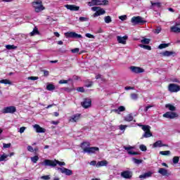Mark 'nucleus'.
<instances>
[{"instance_id": "53", "label": "nucleus", "mask_w": 180, "mask_h": 180, "mask_svg": "<svg viewBox=\"0 0 180 180\" xmlns=\"http://www.w3.org/2000/svg\"><path fill=\"white\" fill-rule=\"evenodd\" d=\"M41 179L49 180L50 179V175L42 176H41Z\"/></svg>"}, {"instance_id": "60", "label": "nucleus", "mask_w": 180, "mask_h": 180, "mask_svg": "<svg viewBox=\"0 0 180 180\" xmlns=\"http://www.w3.org/2000/svg\"><path fill=\"white\" fill-rule=\"evenodd\" d=\"M77 91H78L79 92H85V89H84V87H78L77 89Z\"/></svg>"}, {"instance_id": "5", "label": "nucleus", "mask_w": 180, "mask_h": 180, "mask_svg": "<svg viewBox=\"0 0 180 180\" xmlns=\"http://www.w3.org/2000/svg\"><path fill=\"white\" fill-rule=\"evenodd\" d=\"M32 5L37 13L41 12V11H44V6H43L41 0L34 1L32 3Z\"/></svg>"}, {"instance_id": "54", "label": "nucleus", "mask_w": 180, "mask_h": 180, "mask_svg": "<svg viewBox=\"0 0 180 180\" xmlns=\"http://www.w3.org/2000/svg\"><path fill=\"white\" fill-rule=\"evenodd\" d=\"M119 19H120V20H126V19H127V15H121L119 17Z\"/></svg>"}, {"instance_id": "61", "label": "nucleus", "mask_w": 180, "mask_h": 180, "mask_svg": "<svg viewBox=\"0 0 180 180\" xmlns=\"http://www.w3.org/2000/svg\"><path fill=\"white\" fill-rule=\"evenodd\" d=\"M27 148L30 151V153H33L34 151V149H33V147L30 146H28Z\"/></svg>"}, {"instance_id": "30", "label": "nucleus", "mask_w": 180, "mask_h": 180, "mask_svg": "<svg viewBox=\"0 0 180 180\" xmlns=\"http://www.w3.org/2000/svg\"><path fill=\"white\" fill-rule=\"evenodd\" d=\"M79 116H81L79 114H77V115H73L72 117H71V122H77V120H78L79 119Z\"/></svg>"}, {"instance_id": "3", "label": "nucleus", "mask_w": 180, "mask_h": 180, "mask_svg": "<svg viewBox=\"0 0 180 180\" xmlns=\"http://www.w3.org/2000/svg\"><path fill=\"white\" fill-rule=\"evenodd\" d=\"M139 127H141L142 130L144 131V134L142 135L141 139H148V137H153V133H151V127L149 125H143L138 124Z\"/></svg>"}, {"instance_id": "51", "label": "nucleus", "mask_w": 180, "mask_h": 180, "mask_svg": "<svg viewBox=\"0 0 180 180\" xmlns=\"http://www.w3.org/2000/svg\"><path fill=\"white\" fill-rule=\"evenodd\" d=\"M86 37H88L89 39H95V36L92 35L90 33H86L85 34Z\"/></svg>"}, {"instance_id": "55", "label": "nucleus", "mask_w": 180, "mask_h": 180, "mask_svg": "<svg viewBox=\"0 0 180 180\" xmlns=\"http://www.w3.org/2000/svg\"><path fill=\"white\" fill-rule=\"evenodd\" d=\"M28 79H30L31 81H36L37 79H39V77L32 76V77H29Z\"/></svg>"}, {"instance_id": "32", "label": "nucleus", "mask_w": 180, "mask_h": 180, "mask_svg": "<svg viewBox=\"0 0 180 180\" xmlns=\"http://www.w3.org/2000/svg\"><path fill=\"white\" fill-rule=\"evenodd\" d=\"M150 41H151V39H147V38H143L141 41V43H142V44H150Z\"/></svg>"}, {"instance_id": "34", "label": "nucleus", "mask_w": 180, "mask_h": 180, "mask_svg": "<svg viewBox=\"0 0 180 180\" xmlns=\"http://www.w3.org/2000/svg\"><path fill=\"white\" fill-rule=\"evenodd\" d=\"M169 46V44H161L159 45L158 49L160 50H162V49H167V47Z\"/></svg>"}, {"instance_id": "49", "label": "nucleus", "mask_w": 180, "mask_h": 180, "mask_svg": "<svg viewBox=\"0 0 180 180\" xmlns=\"http://www.w3.org/2000/svg\"><path fill=\"white\" fill-rule=\"evenodd\" d=\"M126 110V108L123 105H121L118 108V112L120 113V112H124Z\"/></svg>"}, {"instance_id": "20", "label": "nucleus", "mask_w": 180, "mask_h": 180, "mask_svg": "<svg viewBox=\"0 0 180 180\" xmlns=\"http://www.w3.org/2000/svg\"><path fill=\"white\" fill-rule=\"evenodd\" d=\"M34 129L37 131V133H46V129L40 127V125L36 124L33 125Z\"/></svg>"}, {"instance_id": "17", "label": "nucleus", "mask_w": 180, "mask_h": 180, "mask_svg": "<svg viewBox=\"0 0 180 180\" xmlns=\"http://www.w3.org/2000/svg\"><path fill=\"white\" fill-rule=\"evenodd\" d=\"M158 174H160V175L163 176H169V175H171V172H168V170L165 168H160Z\"/></svg>"}, {"instance_id": "27", "label": "nucleus", "mask_w": 180, "mask_h": 180, "mask_svg": "<svg viewBox=\"0 0 180 180\" xmlns=\"http://www.w3.org/2000/svg\"><path fill=\"white\" fill-rule=\"evenodd\" d=\"M170 30L173 33H180V28L176 26L171 27Z\"/></svg>"}, {"instance_id": "50", "label": "nucleus", "mask_w": 180, "mask_h": 180, "mask_svg": "<svg viewBox=\"0 0 180 180\" xmlns=\"http://www.w3.org/2000/svg\"><path fill=\"white\" fill-rule=\"evenodd\" d=\"M69 81H72L71 79H68V80H64V79H61L59 81V84H68Z\"/></svg>"}, {"instance_id": "37", "label": "nucleus", "mask_w": 180, "mask_h": 180, "mask_svg": "<svg viewBox=\"0 0 180 180\" xmlns=\"http://www.w3.org/2000/svg\"><path fill=\"white\" fill-rule=\"evenodd\" d=\"M104 21L105 22V23H110V22H112V18L109 15L105 16L104 18Z\"/></svg>"}, {"instance_id": "6", "label": "nucleus", "mask_w": 180, "mask_h": 180, "mask_svg": "<svg viewBox=\"0 0 180 180\" xmlns=\"http://www.w3.org/2000/svg\"><path fill=\"white\" fill-rule=\"evenodd\" d=\"M131 22L133 25V26H136V25H144L146 23V20H144V18H143L141 16H134L131 19Z\"/></svg>"}, {"instance_id": "45", "label": "nucleus", "mask_w": 180, "mask_h": 180, "mask_svg": "<svg viewBox=\"0 0 180 180\" xmlns=\"http://www.w3.org/2000/svg\"><path fill=\"white\" fill-rule=\"evenodd\" d=\"M173 162H174V164H178V162H179V157H178V156H174V157L173 158Z\"/></svg>"}, {"instance_id": "39", "label": "nucleus", "mask_w": 180, "mask_h": 180, "mask_svg": "<svg viewBox=\"0 0 180 180\" xmlns=\"http://www.w3.org/2000/svg\"><path fill=\"white\" fill-rule=\"evenodd\" d=\"M139 47H141V49H145V50H151V46L148 45L140 44Z\"/></svg>"}, {"instance_id": "64", "label": "nucleus", "mask_w": 180, "mask_h": 180, "mask_svg": "<svg viewBox=\"0 0 180 180\" xmlns=\"http://www.w3.org/2000/svg\"><path fill=\"white\" fill-rule=\"evenodd\" d=\"M115 112V113H118V115H120L118 108H117V109L111 110V112Z\"/></svg>"}, {"instance_id": "24", "label": "nucleus", "mask_w": 180, "mask_h": 180, "mask_svg": "<svg viewBox=\"0 0 180 180\" xmlns=\"http://www.w3.org/2000/svg\"><path fill=\"white\" fill-rule=\"evenodd\" d=\"M151 6H150V9H154V8H161V2H154L153 1H150Z\"/></svg>"}, {"instance_id": "56", "label": "nucleus", "mask_w": 180, "mask_h": 180, "mask_svg": "<svg viewBox=\"0 0 180 180\" xmlns=\"http://www.w3.org/2000/svg\"><path fill=\"white\" fill-rule=\"evenodd\" d=\"M25 130H26V127H22L20 128L19 132L22 134V133H25Z\"/></svg>"}, {"instance_id": "12", "label": "nucleus", "mask_w": 180, "mask_h": 180, "mask_svg": "<svg viewBox=\"0 0 180 180\" xmlns=\"http://www.w3.org/2000/svg\"><path fill=\"white\" fill-rule=\"evenodd\" d=\"M168 89L169 92H179L180 86L176 84H169Z\"/></svg>"}, {"instance_id": "9", "label": "nucleus", "mask_w": 180, "mask_h": 180, "mask_svg": "<svg viewBox=\"0 0 180 180\" xmlns=\"http://www.w3.org/2000/svg\"><path fill=\"white\" fill-rule=\"evenodd\" d=\"M81 105L84 109H88V108H91L92 105V100H91L89 98H84L81 103Z\"/></svg>"}, {"instance_id": "26", "label": "nucleus", "mask_w": 180, "mask_h": 180, "mask_svg": "<svg viewBox=\"0 0 180 180\" xmlns=\"http://www.w3.org/2000/svg\"><path fill=\"white\" fill-rule=\"evenodd\" d=\"M133 119H134V117H133L132 114H129L124 117L125 122H133Z\"/></svg>"}, {"instance_id": "13", "label": "nucleus", "mask_w": 180, "mask_h": 180, "mask_svg": "<svg viewBox=\"0 0 180 180\" xmlns=\"http://www.w3.org/2000/svg\"><path fill=\"white\" fill-rule=\"evenodd\" d=\"M58 170L60 171L61 174H65V175H67L68 176L72 175V170L65 167H58Z\"/></svg>"}, {"instance_id": "7", "label": "nucleus", "mask_w": 180, "mask_h": 180, "mask_svg": "<svg viewBox=\"0 0 180 180\" xmlns=\"http://www.w3.org/2000/svg\"><path fill=\"white\" fill-rule=\"evenodd\" d=\"M91 11L96 12L93 15L94 18H97V16H101V15H105L106 13V11L99 6L92 7Z\"/></svg>"}, {"instance_id": "28", "label": "nucleus", "mask_w": 180, "mask_h": 180, "mask_svg": "<svg viewBox=\"0 0 180 180\" xmlns=\"http://www.w3.org/2000/svg\"><path fill=\"white\" fill-rule=\"evenodd\" d=\"M0 84H4V85H12V82L7 79H1L0 80Z\"/></svg>"}, {"instance_id": "22", "label": "nucleus", "mask_w": 180, "mask_h": 180, "mask_svg": "<svg viewBox=\"0 0 180 180\" xmlns=\"http://www.w3.org/2000/svg\"><path fill=\"white\" fill-rule=\"evenodd\" d=\"M153 175V172H148L143 174H141L139 176L140 179H146V178H150Z\"/></svg>"}, {"instance_id": "62", "label": "nucleus", "mask_w": 180, "mask_h": 180, "mask_svg": "<svg viewBox=\"0 0 180 180\" xmlns=\"http://www.w3.org/2000/svg\"><path fill=\"white\" fill-rule=\"evenodd\" d=\"M49 72L47 70H44V77H49Z\"/></svg>"}, {"instance_id": "16", "label": "nucleus", "mask_w": 180, "mask_h": 180, "mask_svg": "<svg viewBox=\"0 0 180 180\" xmlns=\"http://www.w3.org/2000/svg\"><path fill=\"white\" fill-rule=\"evenodd\" d=\"M123 148L127 151L129 155H138L139 154V153L131 150L134 148L133 146H123Z\"/></svg>"}, {"instance_id": "2", "label": "nucleus", "mask_w": 180, "mask_h": 180, "mask_svg": "<svg viewBox=\"0 0 180 180\" xmlns=\"http://www.w3.org/2000/svg\"><path fill=\"white\" fill-rule=\"evenodd\" d=\"M57 164L59 165L60 167L65 165V162H60L57 160H45L44 162L41 163V165H44L45 167H56Z\"/></svg>"}, {"instance_id": "10", "label": "nucleus", "mask_w": 180, "mask_h": 180, "mask_svg": "<svg viewBox=\"0 0 180 180\" xmlns=\"http://www.w3.org/2000/svg\"><path fill=\"white\" fill-rule=\"evenodd\" d=\"M1 112L2 113H4V114H6V113L13 114L15 113V112H16V107L15 106L6 107L2 109Z\"/></svg>"}, {"instance_id": "29", "label": "nucleus", "mask_w": 180, "mask_h": 180, "mask_svg": "<svg viewBox=\"0 0 180 180\" xmlns=\"http://www.w3.org/2000/svg\"><path fill=\"white\" fill-rule=\"evenodd\" d=\"M46 89L47 91H54V89H56V86L52 84H49L46 86Z\"/></svg>"}, {"instance_id": "18", "label": "nucleus", "mask_w": 180, "mask_h": 180, "mask_svg": "<svg viewBox=\"0 0 180 180\" xmlns=\"http://www.w3.org/2000/svg\"><path fill=\"white\" fill-rule=\"evenodd\" d=\"M153 148H157V147H159V148L168 147V145L165 143H162V141L159 140L153 143Z\"/></svg>"}, {"instance_id": "19", "label": "nucleus", "mask_w": 180, "mask_h": 180, "mask_svg": "<svg viewBox=\"0 0 180 180\" xmlns=\"http://www.w3.org/2000/svg\"><path fill=\"white\" fill-rule=\"evenodd\" d=\"M65 8H66L69 11H74L75 12L79 11V6H77L75 5L65 4Z\"/></svg>"}, {"instance_id": "41", "label": "nucleus", "mask_w": 180, "mask_h": 180, "mask_svg": "<svg viewBox=\"0 0 180 180\" xmlns=\"http://www.w3.org/2000/svg\"><path fill=\"white\" fill-rule=\"evenodd\" d=\"M31 161H32V162H34V164H36V162H37V161H39V156L36 155V156L31 158Z\"/></svg>"}, {"instance_id": "1", "label": "nucleus", "mask_w": 180, "mask_h": 180, "mask_svg": "<svg viewBox=\"0 0 180 180\" xmlns=\"http://www.w3.org/2000/svg\"><path fill=\"white\" fill-rule=\"evenodd\" d=\"M81 147L83 153H87V154H95L96 151H99V148L98 147H89V143L88 142H83Z\"/></svg>"}, {"instance_id": "14", "label": "nucleus", "mask_w": 180, "mask_h": 180, "mask_svg": "<svg viewBox=\"0 0 180 180\" xmlns=\"http://www.w3.org/2000/svg\"><path fill=\"white\" fill-rule=\"evenodd\" d=\"M130 70L134 74H141V72H144V69L137 66H131Z\"/></svg>"}, {"instance_id": "52", "label": "nucleus", "mask_w": 180, "mask_h": 180, "mask_svg": "<svg viewBox=\"0 0 180 180\" xmlns=\"http://www.w3.org/2000/svg\"><path fill=\"white\" fill-rule=\"evenodd\" d=\"M151 108H154V105H147L146 107H145L144 112H148V109H151Z\"/></svg>"}, {"instance_id": "21", "label": "nucleus", "mask_w": 180, "mask_h": 180, "mask_svg": "<svg viewBox=\"0 0 180 180\" xmlns=\"http://www.w3.org/2000/svg\"><path fill=\"white\" fill-rule=\"evenodd\" d=\"M127 36L125 35L124 37H120V36H117V40L118 41V43H120V44H126V40H127Z\"/></svg>"}, {"instance_id": "58", "label": "nucleus", "mask_w": 180, "mask_h": 180, "mask_svg": "<svg viewBox=\"0 0 180 180\" xmlns=\"http://www.w3.org/2000/svg\"><path fill=\"white\" fill-rule=\"evenodd\" d=\"M62 89H63V91H65L66 92H71L72 91V89H71L68 87H64Z\"/></svg>"}, {"instance_id": "48", "label": "nucleus", "mask_w": 180, "mask_h": 180, "mask_svg": "<svg viewBox=\"0 0 180 180\" xmlns=\"http://www.w3.org/2000/svg\"><path fill=\"white\" fill-rule=\"evenodd\" d=\"M71 53H72V54H77V53H79V49L78 48H75L73 49L70 50Z\"/></svg>"}, {"instance_id": "63", "label": "nucleus", "mask_w": 180, "mask_h": 180, "mask_svg": "<svg viewBox=\"0 0 180 180\" xmlns=\"http://www.w3.org/2000/svg\"><path fill=\"white\" fill-rule=\"evenodd\" d=\"M96 161H95V160H93V161H91V162H90V165H92L93 167H95V165H96Z\"/></svg>"}, {"instance_id": "11", "label": "nucleus", "mask_w": 180, "mask_h": 180, "mask_svg": "<svg viewBox=\"0 0 180 180\" xmlns=\"http://www.w3.org/2000/svg\"><path fill=\"white\" fill-rule=\"evenodd\" d=\"M122 178H124V179H131L133 176V172L130 170H126L121 172Z\"/></svg>"}, {"instance_id": "38", "label": "nucleus", "mask_w": 180, "mask_h": 180, "mask_svg": "<svg viewBox=\"0 0 180 180\" xmlns=\"http://www.w3.org/2000/svg\"><path fill=\"white\" fill-rule=\"evenodd\" d=\"M132 160L134 161V164H136L137 165H140V164L143 162V160L133 158Z\"/></svg>"}, {"instance_id": "4", "label": "nucleus", "mask_w": 180, "mask_h": 180, "mask_svg": "<svg viewBox=\"0 0 180 180\" xmlns=\"http://www.w3.org/2000/svg\"><path fill=\"white\" fill-rule=\"evenodd\" d=\"M89 6H106L109 5V0H91L88 3Z\"/></svg>"}, {"instance_id": "59", "label": "nucleus", "mask_w": 180, "mask_h": 180, "mask_svg": "<svg viewBox=\"0 0 180 180\" xmlns=\"http://www.w3.org/2000/svg\"><path fill=\"white\" fill-rule=\"evenodd\" d=\"M3 147L4 148H11V143H4Z\"/></svg>"}, {"instance_id": "35", "label": "nucleus", "mask_w": 180, "mask_h": 180, "mask_svg": "<svg viewBox=\"0 0 180 180\" xmlns=\"http://www.w3.org/2000/svg\"><path fill=\"white\" fill-rule=\"evenodd\" d=\"M6 49H7V50H16L18 46H15V45H6Z\"/></svg>"}, {"instance_id": "8", "label": "nucleus", "mask_w": 180, "mask_h": 180, "mask_svg": "<svg viewBox=\"0 0 180 180\" xmlns=\"http://www.w3.org/2000/svg\"><path fill=\"white\" fill-rule=\"evenodd\" d=\"M65 37H70L72 39H82V35L74 32H65Z\"/></svg>"}, {"instance_id": "44", "label": "nucleus", "mask_w": 180, "mask_h": 180, "mask_svg": "<svg viewBox=\"0 0 180 180\" xmlns=\"http://www.w3.org/2000/svg\"><path fill=\"white\" fill-rule=\"evenodd\" d=\"M79 20L80 22H88V20H89V18H86V17H80L79 18Z\"/></svg>"}, {"instance_id": "42", "label": "nucleus", "mask_w": 180, "mask_h": 180, "mask_svg": "<svg viewBox=\"0 0 180 180\" xmlns=\"http://www.w3.org/2000/svg\"><path fill=\"white\" fill-rule=\"evenodd\" d=\"M9 157V155L3 154L1 156H0V162L5 161L6 160V158Z\"/></svg>"}, {"instance_id": "23", "label": "nucleus", "mask_w": 180, "mask_h": 180, "mask_svg": "<svg viewBox=\"0 0 180 180\" xmlns=\"http://www.w3.org/2000/svg\"><path fill=\"white\" fill-rule=\"evenodd\" d=\"M162 56H163L164 57H171V56H174L175 55V52L174 51H166L162 52Z\"/></svg>"}, {"instance_id": "46", "label": "nucleus", "mask_w": 180, "mask_h": 180, "mask_svg": "<svg viewBox=\"0 0 180 180\" xmlns=\"http://www.w3.org/2000/svg\"><path fill=\"white\" fill-rule=\"evenodd\" d=\"M93 84H94V82H87L85 84V86L86 88H91V86H92Z\"/></svg>"}, {"instance_id": "57", "label": "nucleus", "mask_w": 180, "mask_h": 180, "mask_svg": "<svg viewBox=\"0 0 180 180\" xmlns=\"http://www.w3.org/2000/svg\"><path fill=\"white\" fill-rule=\"evenodd\" d=\"M127 127V125H120V130H126V128Z\"/></svg>"}, {"instance_id": "40", "label": "nucleus", "mask_w": 180, "mask_h": 180, "mask_svg": "<svg viewBox=\"0 0 180 180\" xmlns=\"http://www.w3.org/2000/svg\"><path fill=\"white\" fill-rule=\"evenodd\" d=\"M131 99H133V101H137V99H139V94H134V93L131 94Z\"/></svg>"}, {"instance_id": "25", "label": "nucleus", "mask_w": 180, "mask_h": 180, "mask_svg": "<svg viewBox=\"0 0 180 180\" xmlns=\"http://www.w3.org/2000/svg\"><path fill=\"white\" fill-rule=\"evenodd\" d=\"M108 165V162L106 160H101L97 162L96 167L99 168L101 167H106Z\"/></svg>"}, {"instance_id": "31", "label": "nucleus", "mask_w": 180, "mask_h": 180, "mask_svg": "<svg viewBox=\"0 0 180 180\" xmlns=\"http://www.w3.org/2000/svg\"><path fill=\"white\" fill-rule=\"evenodd\" d=\"M30 36H34L35 34H39V30L37 29V27H35L33 29L32 32H31L30 33Z\"/></svg>"}, {"instance_id": "33", "label": "nucleus", "mask_w": 180, "mask_h": 180, "mask_svg": "<svg viewBox=\"0 0 180 180\" xmlns=\"http://www.w3.org/2000/svg\"><path fill=\"white\" fill-rule=\"evenodd\" d=\"M166 108H167L169 110H170L172 112H174V110H176V108L175 106L171 105V104H167L165 105Z\"/></svg>"}, {"instance_id": "47", "label": "nucleus", "mask_w": 180, "mask_h": 180, "mask_svg": "<svg viewBox=\"0 0 180 180\" xmlns=\"http://www.w3.org/2000/svg\"><path fill=\"white\" fill-rule=\"evenodd\" d=\"M139 148L141 151H147V146L145 145H140Z\"/></svg>"}, {"instance_id": "15", "label": "nucleus", "mask_w": 180, "mask_h": 180, "mask_svg": "<svg viewBox=\"0 0 180 180\" xmlns=\"http://www.w3.org/2000/svg\"><path fill=\"white\" fill-rule=\"evenodd\" d=\"M163 117H166V119H175V117H178V114L176 112H167L163 115Z\"/></svg>"}, {"instance_id": "43", "label": "nucleus", "mask_w": 180, "mask_h": 180, "mask_svg": "<svg viewBox=\"0 0 180 180\" xmlns=\"http://www.w3.org/2000/svg\"><path fill=\"white\" fill-rule=\"evenodd\" d=\"M161 30H162L161 27H157L156 29H155L153 32L155 34H158L159 33L161 32Z\"/></svg>"}, {"instance_id": "36", "label": "nucleus", "mask_w": 180, "mask_h": 180, "mask_svg": "<svg viewBox=\"0 0 180 180\" xmlns=\"http://www.w3.org/2000/svg\"><path fill=\"white\" fill-rule=\"evenodd\" d=\"M160 155H170L171 151H169V150L160 151Z\"/></svg>"}]
</instances>
